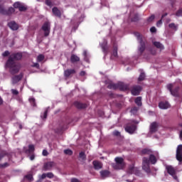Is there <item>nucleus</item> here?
<instances>
[{
	"mask_svg": "<svg viewBox=\"0 0 182 182\" xmlns=\"http://www.w3.org/2000/svg\"><path fill=\"white\" fill-rule=\"evenodd\" d=\"M22 56V53H13L9 55L5 66L6 69H9V72L11 75H18V73H19L21 68V64L16 63L15 60H21Z\"/></svg>",
	"mask_w": 182,
	"mask_h": 182,
	"instance_id": "1",
	"label": "nucleus"
},
{
	"mask_svg": "<svg viewBox=\"0 0 182 182\" xmlns=\"http://www.w3.org/2000/svg\"><path fill=\"white\" fill-rule=\"evenodd\" d=\"M166 170L168 174H169V176H174V174H177V171H176V168H174V167H173V166L171 165H166Z\"/></svg>",
	"mask_w": 182,
	"mask_h": 182,
	"instance_id": "14",
	"label": "nucleus"
},
{
	"mask_svg": "<svg viewBox=\"0 0 182 182\" xmlns=\"http://www.w3.org/2000/svg\"><path fill=\"white\" fill-rule=\"evenodd\" d=\"M6 151H3L0 153V161L2 160V159H4V157H5V156H6Z\"/></svg>",
	"mask_w": 182,
	"mask_h": 182,
	"instance_id": "39",
	"label": "nucleus"
},
{
	"mask_svg": "<svg viewBox=\"0 0 182 182\" xmlns=\"http://www.w3.org/2000/svg\"><path fill=\"white\" fill-rule=\"evenodd\" d=\"M176 160L179 161V163L182 162V145H178L176 149Z\"/></svg>",
	"mask_w": 182,
	"mask_h": 182,
	"instance_id": "12",
	"label": "nucleus"
},
{
	"mask_svg": "<svg viewBox=\"0 0 182 182\" xmlns=\"http://www.w3.org/2000/svg\"><path fill=\"white\" fill-rule=\"evenodd\" d=\"M24 178L28 180V181H33V176L32 174H28L24 176Z\"/></svg>",
	"mask_w": 182,
	"mask_h": 182,
	"instance_id": "32",
	"label": "nucleus"
},
{
	"mask_svg": "<svg viewBox=\"0 0 182 182\" xmlns=\"http://www.w3.org/2000/svg\"><path fill=\"white\" fill-rule=\"evenodd\" d=\"M55 166H56V163L55 161H48L44 163L43 170L44 171H50V170H52V168L55 167Z\"/></svg>",
	"mask_w": 182,
	"mask_h": 182,
	"instance_id": "9",
	"label": "nucleus"
},
{
	"mask_svg": "<svg viewBox=\"0 0 182 182\" xmlns=\"http://www.w3.org/2000/svg\"><path fill=\"white\" fill-rule=\"evenodd\" d=\"M48 178H53L55 175L52 172H48L46 173Z\"/></svg>",
	"mask_w": 182,
	"mask_h": 182,
	"instance_id": "42",
	"label": "nucleus"
},
{
	"mask_svg": "<svg viewBox=\"0 0 182 182\" xmlns=\"http://www.w3.org/2000/svg\"><path fill=\"white\" fill-rule=\"evenodd\" d=\"M22 79H23V73H20L19 75H13V77H11V85H18Z\"/></svg>",
	"mask_w": 182,
	"mask_h": 182,
	"instance_id": "8",
	"label": "nucleus"
},
{
	"mask_svg": "<svg viewBox=\"0 0 182 182\" xmlns=\"http://www.w3.org/2000/svg\"><path fill=\"white\" fill-rule=\"evenodd\" d=\"M176 16H182V9L178 10L176 13Z\"/></svg>",
	"mask_w": 182,
	"mask_h": 182,
	"instance_id": "45",
	"label": "nucleus"
},
{
	"mask_svg": "<svg viewBox=\"0 0 182 182\" xmlns=\"http://www.w3.org/2000/svg\"><path fill=\"white\" fill-rule=\"evenodd\" d=\"M71 182H80V181L76 178H71Z\"/></svg>",
	"mask_w": 182,
	"mask_h": 182,
	"instance_id": "57",
	"label": "nucleus"
},
{
	"mask_svg": "<svg viewBox=\"0 0 182 182\" xmlns=\"http://www.w3.org/2000/svg\"><path fill=\"white\" fill-rule=\"evenodd\" d=\"M137 127V122H134L129 123L125 127V131L127 133H129V134H133L134 132H136V128Z\"/></svg>",
	"mask_w": 182,
	"mask_h": 182,
	"instance_id": "6",
	"label": "nucleus"
},
{
	"mask_svg": "<svg viewBox=\"0 0 182 182\" xmlns=\"http://www.w3.org/2000/svg\"><path fill=\"white\" fill-rule=\"evenodd\" d=\"M41 30L44 32V36L48 38L50 35V22L46 21L41 26Z\"/></svg>",
	"mask_w": 182,
	"mask_h": 182,
	"instance_id": "7",
	"label": "nucleus"
},
{
	"mask_svg": "<svg viewBox=\"0 0 182 182\" xmlns=\"http://www.w3.org/2000/svg\"><path fill=\"white\" fill-rule=\"evenodd\" d=\"M146 79V73L144 72L141 71V73L138 77V82H143Z\"/></svg>",
	"mask_w": 182,
	"mask_h": 182,
	"instance_id": "27",
	"label": "nucleus"
},
{
	"mask_svg": "<svg viewBox=\"0 0 182 182\" xmlns=\"http://www.w3.org/2000/svg\"><path fill=\"white\" fill-rule=\"evenodd\" d=\"M22 4L16 1L13 4V6L9 7L8 9H4L3 6H0V14L6 16H12L15 14V9H19Z\"/></svg>",
	"mask_w": 182,
	"mask_h": 182,
	"instance_id": "3",
	"label": "nucleus"
},
{
	"mask_svg": "<svg viewBox=\"0 0 182 182\" xmlns=\"http://www.w3.org/2000/svg\"><path fill=\"white\" fill-rule=\"evenodd\" d=\"M117 50H118L117 46L114 45L113 50H112V52H111V57H110V59L112 60H116V59L119 58V55H117Z\"/></svg>",
	"mask_w": 182,
	"mask_h": 182,
	"instance_id": "13",
	"label": "nucleus"
},
{
	"mask_svg": "<svg viewBox=\"0 0 182 182\" xmlns=\"http://www.w3.org/2000/svg\"><path fill=\"white\" fill-rule=\"evenodd\" d=\"M167 89L168 90H169V92L171 93L172 90H173V85L172 84H169L167 85Z\"/></svg>",
	"mask_w": 182,
	"mask_h": 182,
	"instance_id": "50",
	"label": "nucleus"
},
{
	"mask_svg": "<svg viewBox=\"0 0 182 182\" xmlns=\"http://www.w3.org/2000/svg\"><path fill=\"white\" fill-rule=\"evenodd\" d=\"M141 90H143V87L140 85L137 86V95L139 96V95H140V92H141Z\"/></svg>",
	"mask_w": 182,
	"mask_h": 182,
	"instance_id": "47",
	"label": "nucleus"
},
{
	"mask_svg": "<svg viewBox=\"0 0 182 182\" xmlns=\"http://www.w3.org/2000/svg\"><path fill=\"white\" fill-rule=\"evenodd\" d=\"M30 160H31V161L35 160V155H34V154H33V155H31V156H30Z\"/></svg>",
	"mask_w": 182,
	"mask_h": 182,
	"instance_id": "62",
	"label": "nucleus"
},
{
	"mask_svg": "<svg viewBox=\"0 0 182 182\" xmlns=\"http://www.w3.org/2000/svg\"><path fill=\"white\" fill-rule=\"evenodd\" d=\"M85 75H86V72H85V71H81L80 73V76H85Z\"/></svg>",
	"mask_w": 182,
	"mask_h": 182,
	"instance_id": "60",
	"label": "nucleus"
},
{
	"mask_svg": "<svg viewBox=\"0 0 182 182\" xmlns=\"http://www.w3.org/2000/svg\"><path fill=\"white\" fill-rule=\"evenodd\" d=\"M156 18V16H154V14H152L151 16H149L148 18H147V22L149 23H150V22H153V21H154V18Z\"/></svg>",
	"mask_w": 182,
	"mask_h": 182,
	"instance_id": "35",
	"label": "nucleus"
},
{
	"mask_svg": "<svg viewBox=\"0 0 182 182\" xmlns=\"http://www.w3.org/2000/svg\"><path fill=\"white\" fill-rule=\"evenodd\" d=\"M9 55H11V53H9L8 50H6L2 53V57L6 58V56H9Z\"/></svg>",
	"mask_w": 182,
	"mask_h": 182,
	"instance_id": "43",
	"label": "nucleus"
},
{
	"mask_svg": "<svg viewBox=\"0 0 182 182\" xmlns=\"http://www.w3.org/2000/svg\"><path fill=\"white\" fill-rule=\"evenodd\" d=\"M148 155L150 156V154H153V151L150 149H144L141 151V155L144 156V155Z\"/></svg>",
	"mask_w": 182,
	"mask_h": 182,
	"instance_id": "22",
	"label": "nucleus"
},
{
	"mask_svg": "<svg viewBox=\"0 0 182 182\" xmlns=\"http://www.w3.org/2000/svg\"><path fill=\"white\" fill-rule=\"evenodd\" d=\"M28 153H33V151H35V146H33V144H30L28 146Z\"/></svg>",
	"mask_w": 182,
	"mask_h": 182,
	"instance_id": "30",
	"label": "nucleus"
},
{
	"mask_svg": "<svg viewBox=\"0 0 182 182\" xmlns=\"http://www.w3.org/2000/svg\"><path fill=\"white\" fill-rule=\"evenodd\" d=\"M46 177H47L46 173H43L41 175V180H45V178H46Z\"/></svg>",
	"mask_w": 182,
	"mask_h": 182,
	"instance_id": "58",
	"label": "nucleus"
},
{
	"mask_svg": "<svg viewBox=\"0 0 182 182\" xmlns=\"http://www.w3.org/2000/svg\"><path fill=\"white\" fill-rule=\"evenodd\" d=\"M132 22H136L137 21V16L135 15L134 18L132 19Z\"/></svg>",
	"mask_w": 182,
	"mask_h": 182,
	"instance_id": "61",
	"label": "nucleus"
},
{
	"mask_svg": "<svg viewBox=\"0 0 182 182\" xmlns=\"http://www.w3.org/2000/svg\"><path fill=\"white\" fill-rule=\"evenodd\" d=\"M150 53H151V55H156V53H157V51H156V48L154 47L150 49Z\"/></svg>",
	"mask_w": 182,
	"mask_h": 182,
	"instance_id": "46",
	"label": "nucleus"
},
{
	"mask_svg": "<svg viewBox=\"0 0 182 182\" xmlns=\"http://www.w3.org/2000/svg\"><path fill=\"white\" fill-rule=\"evenodd\" d=\"M33 68H36V69H39V68H40L39 63H35L33 65Z\"/></svg>",
	"mask_w": 182,
	"mask_h": 182,
	"instance_id": "56",
	"label": "nucleus"
},
{
	"mask_svg": "<svg viewBox=\"0 0 182 182\" xmlns=\"http://www.w3.org/2000/svg\"><path fill=\"white\" fill-rule=\"evenodd\" d=\"M168 27L171 28V29H177V26L174 23H171L168 25Z\"/></svg>",
	"mask_w": 182,
	"mask_h": 182,
	"instance_id": "44",
	"label": "nucleus"
},
{
	"mask_svg": "<svg viewBox=\"0 0 182 182\" xmlns=\"http://www.w3.org/2000/svg\"><path fill=\"white\" fill-rule=\"evenodd\" d=\"M100 177H102L103 179L107 178V177H110V172L109 170H102L100 172Z\"/></svg>",
	"mask_w": 182,
	"mask_h": 182,
	"instance_id": "19",
	"label": "nucleus"
},
{
	"mask_svg": "<svg viewBox=\"0 0 182 182\" xmlns=\"http://www.w3.org/2000/svg\"><path fill=\"white\" fill-rule=\"evenodd\" d=\"M129 173H133V167H131L129 169Z\"/></svg>",
	"mask_w": 182,
	"mask_h": 182,
	"instance_id": "64",
	"label": "nucleus"
},
{
	"mask_svg": "<svg viewBox=\"0 0 182 182\" xmlns=\"http://www.w3.org/2000/svg\"><path fill=\"white\" fill-rule=\"evenodd\" d=\"M79 157L80 159H82L83 161H85V160H86V154H85L83 151H81L79 154Z\"/></svg>",
	"mask_w": 182,
	"mask_h": 182,
	"instance_id": "29",
	"label": "nucleus"
},
{
	"mask_svg": "<svg viewBox=\"0 0 182 182\" xmlns=\"http://www.w3.org/2000/svg\"><path fill=\"white\" fill-rule=\"evenodd\" d=\"M70 62L71 63H76L77 62H80V58L75 54H72L70 56Z\"/></svg>",
	"mask_w": 182,
	"mask_h": 182,
	"instance_id": "21",
	"label": "nucleus"
},
{
	"mask_svg": "<svg viewBox=\"0 0 182 182\" xmlns=\"http://www.w3.org/2000/svg\"><path fill=\"white\" fill-rule=\"evenodd\" d=\"M107 87L108 89H113V90H117V89H119V83H110L107 85Z\"/></svg>",
	"mask_w": 182,
	"mask_h": 182,
	"instance_id": "26",
	"label": "nucleus"
},
{
	"mask_svg": "<svg viewBox=\"0 0 182 182\" xmlns=\"http://www.w3.org/2000/svg\"><path fill=\"white\" fill-rule=\"evenodd\" d=\"M159 107L163 109H168L170 107V103L168 102H161L159 103Z\"/></svg>",
	"mask_w": 182,
	"mask_h": 182,
	"instance_id": "20",
	"label": "nucleus"
},
{
	"mask_svg": "<svg viewBox=\"0 0 182 182\" xmlns=\"http://www.w3.org/2000/svg\"><path fill=\"white\" fill-rule=\"evenodd\" d=\"M42 119H46L48 117V109H46L43 116H41Z\"/></svg>",
	"mask_w": 182,
	"mask_h": 182,
	"instance_id": "49",
	"label": "nucleus"
},
{
	"mask_svg": "<svg viewBox=\"0 0 182 182\" xmlns=\"http://www.w3.org/2000/svg\"><path fill=\"white\" fill-rule=\"evenodd\" d=\"M46 4L48 5V6H52V1H50V0H46Z\"/></svg>",
	"mask_w": 182,
	"mask_h": 182,
	"instance_id": "55",
	"label": "nucleus"
},
{
	"mask_svg": "<svg viewBox=\"0 0 182 182\" xmlns=\"http://www.w3.org/2000/svg\"><path fill=\"white\" fill-rule=\"evenodd\" d=\"M102 51L105 53V55H107V53H109V48L107 47V44H102Z\"/></svg>",
	"mask_w": 182,
	"mask_h": 182,
	"instance_id": "28",
	"label": "nucleus"
},
{
	"mask_svg": "<svg viewBox=\"0 0 182 182\" xmlns=\"http://www.w3.org/2000/svg\"><path fill=\"white\" fill-rule=\"evenodd\" d=\"M137 39H139V51L140 53H143L144 50H146V43H147V40H146V38L141 37L140 36V33H137Z\"/></svg>",
	"mask_w": 182,
	"mask_h": 182,
	"instance_id": "5",
	"label": "nucleus"
},
{
	"mask_svg": "<svg viewBox=\"0 0 182 182\" xmlns=\"http://www.w3.org/2000/svg\"><path fill=\"white\" fill-rule=\"evenodd\" d=\"M109 97H114V94L110 92V93L109 94Z\"/></svg>",
	"mask_w": 182,
	"mask_h": 182,
	"instance_id": "63",
	"label": "nucleus"
},
{
	"mask_svg": "<svg viewBox=\"0 0 182 182\" xmlns=\"http://www.w3.org/2000/svg\"><path fill=\"white\" fill-rule=\"evenodd\" d=\"M6 167H9V164L7 162L0 164V168H6Z\"/></svg>",
	"mask_w": 182,
	"mask_h": 182,
	"instance_id": "38",
	"label": "nucleus"
},
{
	"mask_svg": "<svg viewBox=\"0 0 182 182\" xmlns=\"http://www.w3.org/2000/svg\"><path fill=\"white\" fill-rule=\"evenodd\" d=\"M118 89L119 90H127L129 89V85L123 82H119L118 83Z\"/></svg>",
	"mask_w": 182,
	"mask_h": 182,
	"instance_id": "24",
	"label": "nucleus"
},
{
	"mask_svg": "<svg viewBox=\"0 0 182 182\" xmlns=\"http://www.w3.org/2000/svg\"><path fill=\"white\" fill-rule=\"evenodd\" d=\"M132 114L136 115L137 114V107H134L131 109Z\"/></svg>",
	"mask_w": 182,
	"mask_h": 182,
	"instance_id": "41",
	"label": "nucleus"
},
{
	"mask_svg": "<svg viewBox=\"0 0 182 182\" xmlns=\"http://www.w3.org/2000/svg\"><path fill=\"white\" fill-rule=\"evenodd\" d=\"M29 102L31 105V106H33V107H36V101L35 98H30Z\"/></svg>",
	"mask_w": 182,
	"mask_h": 182,
	"instance_id": "33",
	"label": "nucleus"
},
{
	"mask_svg": "<svg viewBox=\"0 0 182 182\" xmlns=\"http://www.w3.org/2000/svg\"><path fill=\"white\" fill-rule=\"evenodd\" d=\"M8 26L10 29H12V31H18V29H19V26L15 21H11L9 23Z\"/></svg>",
	"mask_w": 182,
	"mask_h": 182,
	"instance_id": "18",
	"label": "nucleus"
},
{
	"mask_svg": "<svg viewBox=\"0 0 182 182\" xmlns=\"http://www.w3.org/2000/svg\"><path fill=\"white\" fill-rule=\"evenodd\" d=\"M157 130H159V123H157L156 122H152L149 126V133H151V134H153L157 132Z\"/></svg>",
	"mask_w": 182,
	"mask_h": 182,
	"instance_id": "11",
	"label": "nucleus"
},
{
	"mask_svg": "<svg viewBox=\"0 0 182 182\" xmlns=\"http://www.w3.org/2000/svg\"><path fill=\"white\" fill-rule=\"evenodd\" d=\"M132 93L134 96H137V86H134V88L132 90Z\"/></svg>",
	"mask_w": 182,
	"mask_h": 182,
	"instance_id": "36",
	"label": "nucleus"
},
{
	"mask_svg": "<svg viewBox=\"0 0 182 182\" xmlns=\"http://www.w3.org/2000/svg\"><path fill=\"white\" fill-rule=\"evenodd\" d=\"M76 73V70L75 69H67L64 70V77H66V79H69L70 77H73V75Z\"/></svg>",
	"mask_w": 182,
	"mask_h": 182,
	"instance_id": "10",
	"label": "nucleus"
},
{
	"mask_svg": "<svg viewBox=\"0 0 182 182\" xmlns=\"http://www.w3.org/2000/svg\"><path fill=\"white\" fill-rule=\"evenodd\" d=\"M113 135L116 136L117 137V136H120V132L119 131H114Z\"/></svg>",
	"mask_w": 182,
	"mask_h": 182,
	"instance_id": "52",
	"label": "nucleus"
},
{
	"mask_svg": "<svg viewBox=\"0 0 182 182\" xmlns=\"http://www.w3.org/2000/svg\"><path fill=\"white\" fill-rule=\"evenodd\" d=\"M28 9L26 8V6H25L23 4H21V5L20 6L18 11L20 12H25V11H26Z\"/></svg>",
	"mask_w": 182,
	"mask_h": 182,
	"instance_id": "34",
	"label": "nucleus"
},
{
	"mask_svg": "<svg viewBox=\"0 0 182 182\" xmlns=\"http://www.w3.org/2000/svg\"><path fill=\"white\" fill-rule=\"evenodd\" d=\"M45 59V55L40 54L37 57V62H42Z\"/></svg>",
	"mask_w": 182,
	"mask_h": 182,
	"instance_id": "31",
	"label": "nucleus"
},
{
	"mask_svg": "<svg viewBox=\"0 0 182 182\" xmlns=\"http://www.w3.org/2000/svg\"><path fill=\"white\" fill-rule=\"evenodd\" d=\"M143 104L141 103V97H137V106L141 107Z\"/></svg>",
	"mask_w": 182,
	"mask_h": 182,
	"instance_id": "40",
	"label": "nucleus"
},
{
	"mask_svg": "<svg viewBox=\"0 0 182 182\" xmlns=\"http://www.w3.org/2000/svg\"><path fill=\"white\" fill-rule=\"evenodd\" d=\"M150 32H151V33H156V32H157V29L156 27L153 26L150 28Z\"/></svg>",
	"mask_w": 182,
	"mask_h": 182,
	"instance_id": "51",
	"label": "nucleus"
},
{
	"mask_svg": "<svg viewBox=\"0 0 182 182\" xmlns=\"http://www.w3.org/2000/svg\"><path fill=\"white\" fill-rule=\"evenodd\" d=\"M11 93H12V95H15L16 96H18V95H19V92L18 90H14V89L11 90Z\"/></svg>",
	"mask_w": 182,
	"mask_h": 182,
	"instance_id": "48",
	"label": "nucleus"
},
{
	"mask_svg": "<svg viewBox=\"0 0 182 182\" xmlns=\"http://www.w3.org/2000/svg\"><path fill=\"white\" fill-rule=\"evenodd\" d=\"M163 23V21L161 20L158 21L156 23V26L159 28V26H161V24Z\"/></svg>",
	"mask_w": 182,
	"mask_h": 182,
	"instance_id": "54",
	"label": "nucleus"
},
{
	"mask_svg": "<svg viewBox=\"0 0 182 182\" xmlns=\"http://www.w3.org/2000/svg\"><path fill=\"white\" fill-rule=\"evenodd\" d=\"M154 48H157V49H160V50H163L164 49V46L161 44L159 41H154L153 42Z\"/></svg>",
	"mask_w": 182,
	"mask_h": 182,
	"instance_id": "23",
	"label": "nucleus"
},
{
	"mask_svg": "<svg viewBox=\"0 0 182 182\" xmlns=\"http://www.w3.org/2000/svg\"><path fill=\"white\" fill-rule=\"evenodd\" d=\"M92 164L95 170H100L103 168V164L99 161H93Z\"/></svg>",
	"mask_w": 182,
	"mask_h": 182,
	"instance_id": "17",
	"label": "nucleus"
},
{
	"mask_svg": "<svg viewBox=\"0 0 182 182\" xmlns=\"http://www.w3.org/2000/svg\"><path fill=\"white\" fill-rule=\"evenodd\" d=\"M177 173H175V174H173V175H171L172 177H173V178L174 179V180H178V177H177V175H176Z\"/></svg>",
	"mask_w": 182,
	"mask_h": 182,
	"instance_id": "59",
	"label": "nucleus"
},
{
	"mask_svg": "<svg viewBox=\"0 0 182 182\" xmlns=\"http://www.w3.org/2000/svg\"><path fill=\"white\" fill-rule=\"evenodd\" d=\"M150 163L151 164H156V163H157V158H156V156L153 154H150L149 158L144 157L142 159V169L148 174L151 173V169H150Z\"/></svg>",
	"mask_w": 182,
	"mask_h": 182,
	"instance_id": "2",
	"label": "nucleus"
},
{
	"mask_svg": "<svg viewBox=\"0 0 182 182\" xmlns=\"http://www.w3.org/2000/svg\"><path fill=\"white\" fill-rule=\"evenodd\" d=\"M42 154H43V156H48V154H49V153L48 152V151L46 149H44V150H43Z\"/></svg>",
	"mask_w": 182,
	"mask_h": 182,
	"instance_id": "53",
	"label": "nucleus"
},
{
	"mask_svg": "<svg viewBox=\"0 0 182 182\" xmlns=\"http://www.w3.org/2000/svg\"><path fill=\"white\" fill-rule=\"evenodd\" d=\"M65 154H68V156H72L73 154V151L70 149H65L64 150Z\"/></svg>",
	"mask_w": 182,
	"mask_h": 182,
	"instance_id": "37",
	"label": "nucleus"
},
{
	"mask_svg": "<svg viewBox=\"0 0 182 182\" xmlns=\"http://www.w3.org/2000/svg\"><path fill=\"white\" fill-rule=\"evenodd\" d=\"M74 106H75L77 109H86V107H87V105L86 103H82L77 101L74 102Z\"/></svg>",
	"mask_w": 182,
	"mask_h": 182,
	"instance_id": "15",
	"label": "nucleus"
},
{
	"mask_svg": "<svg viewBox=\"0 0 182 182\" xmlns=\"http://www.w3.org/2000/svg\"><path fill=\"white\" fill-rule=\"evenodd\" d=\"M178 90H180V87H175L173 90H172V92H171V95H172V96H174L175 97H178Z\"/></svg>",
	"mask_w": 182,
	"mask_h": 182,
	"instance_id": "25",
	"label": "nucleus"
},
{
	"mask_svg": "<svg viewBox=\"0 0 182 182\" xmlns=\"http://www.w3.org/2000/svg\"><path fill=\"white\" fill-rule=\"evenodd\" d=\"M52 12L55 16H57L58 18H62V12H60V10H59L58 7H53L52 9Z\"/></svg>",
	"mask_w": 182,
	"mask_h": 182,
	"instance_id": "16",
	"label": "nucleus"
},
{
	"mask_svg": "<svg viewBox=\"0 0 182 182\" xmlns=\"http://www.w3.org/2000/svg\"><path fill=\"white\" fill-rule=\"evenodd\" d=\"M116 164H112V168L114 170H123L124 167L126 166L124 164V159L122 157L115 158Z\"/></svg>",
	"mask_w": 182,
	"mask_h": 182,
	"instance_id": "4",
	"label": "nucleus"
}]
</instances>
